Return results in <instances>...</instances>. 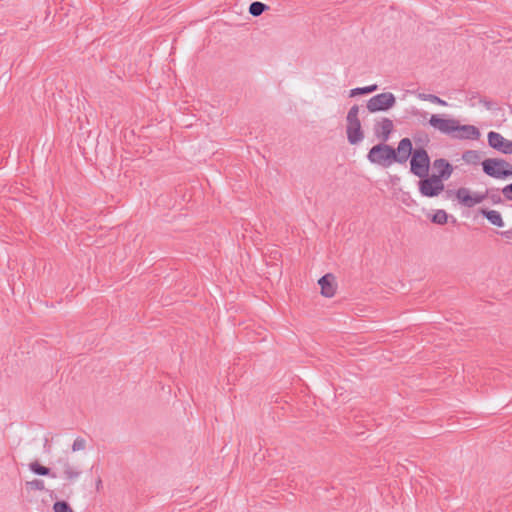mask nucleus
<instances>
[{"mask_svg":"<svg viewBox=\"0 0 512 512\" xmlns=\"http://www.w3.org/2000/svg\"><path fill=\"white\" fill-rule=\"evenodd\" d=\"M429 125L443 134L461 140H477L481 135L474 125H461L456 119H444L435 114L430 117Z\"/></svg>","mask_w":512,"mask_h":512,"instance_id":"nucleus-1","label":"nucleus"},{"mask_svg":"<svg viewBox=\"0 0 512 512\" xmlns=\"http://www.w3.org/2000/svg\"><path fill=\"white\" fill-rule=\"evenodd\" d=\"M347 140L351 145H356L364 139V133L359 119V106L353 105L346 116Z\"/></svg>","mask_w":512,"mask_h":512,"instance_id":"nucleus-2","label":"nucleus"},{"mask_svg":"<svg viewBox=\"0 0 512 512\" xmlns=\"http://www.w3.org/2000/svg\"><path fill=\"white\" fill-rule=\"evenodd\" d=\"M485 174L496 179L512 177V164L501 158H488L482 161Z\"/></svg>","mask_w":512,"mask_h":512,"instance_id":"nucleus-3","label":"nucleus"},{"mask_svg":"<svg viewBox=\"0 0 512 512\" xmlns=\"http://www.w3.org/2000/svg\"><path fill=\"white\" fill-rule=\"evenodd\" d=\"M367 158L373 164L389 167L394 162L395 149L385 143H380L370 149Z\"/></svg>","mask_w":512,"mask_h":512,"instance_id":"nucleus-4","label":"nucleus"},{"mask_svg":"<svg viewBox=\"0 0 512 512\" xmlns=\"http://www.w3.org/2000/svg\"><path fill=\"white\" fill-rule=\"evenodd\" d=\"M430 157L423 147L415 148L410 159V171L419 178L428 176Z\"/></svg>","mask_w":512,"mask_h":512,"instance_id":"nucleus-5","label":"nucleus"},{"mask_svg":"<svg viewBox=\"0 0 512 512\" xmlns=\"http://www.w3.org/2000/svg\"><path fill=\"white\" fill-rule=\"evenodd\" d=\"M58 476L62 477L65 481L73 483L77 481L81 474L82 469L79 465L70 461L68 457H60L56 461Z\"/></svg>","mask_w":512,"mask_h":512,"instance_id":"nucleus-6","label":"nucleus"},{"mask_svg":"<svg viewBox=\"0 0 512 512\" xmlns=\"http://www.w3.org/2000/svg\"><path fill=\"white\" fill-rule=\"evenodd\" d=\"M419 192L424 197H436L444 190L443 180L436 175L420 178Z\"/></svg>","mask_w":512,"mask_h":512,"instance_id":"nucleus-7","label":"nucleus"},{"mask_svg":"<svg viewBox=\"0 0 512 512\" xmlns=\"http://www.w3.org/2000/svg\"><path fill=\"white\" fill-rule=\"evenodd\" d=\"M396 103L395 96L390 92H384L371 97L367 101V109L374 113L378 111H387Z\"/></svg>","mask_w":512,"mask_h":512,"instance_id":"nucleus-8","label":"nucleus"},{"mask_svg":"<svg viewBox=\"0 0 512 512\" xmlns=\"http://www.w3.org/2000/svg\"><path fill=\"white\" fill-rule=\"evenodd\" d=\"M487 197L486 193H471L468 188L461 187L456 191V198L465 207L471 208L482 203Z\"/></svg>","mask_w":512,"mask_h":512,"instance_id":"nucleus-9","label":"nucleus"},{"mask_svg":"<svg viewBox=\"0 0 512 512\" xmlns=\"http://www.w3.org/2000/svg\"><path fill=\"white\" fill-rule=\"evenodd\" d=\"M488 144L490 147L503 154H512V140L505 139L500 133L494 131L489 132Z\"/></svg>","mask_w":512,"mask_h":512,"instance_id":"nucleus-10","label":"nucleus"},{"mask_svg":"<svg viewBox=\"0 0 512 512\" xmlns=\"http://www.w3.org/2000/svg\"><path fill=\"white\" fill-rule=\"evenodd\" d=\"M393 129L394 124L392 120L386 117L381 118L373 126L374 135L382 140V143H385L389 139Z\"/></svg>","mask_w":512,"mask_h":512,"instance_id":"nucleus-11","label":"nucleus"},{"mask_svg":"<svg viewBox=\"0 0 512 512\" xmlns=\"http://www.w3.org/2000/svg\"><path fill=\"white\" fill-rule=\"evenodd\" d=\"M414 149L412 147V142L409 138H403L398 143L397 149L395 150V158H393L394 162L399 164H404L407 162L409 157H412Z\"/></svg>","mask_w":512,"mask_h":512,"instance_id":"nucleus-12","label":"nucleus"},{"mask_svg":"<svg viewBox=\"0 0 512 512\" xmlns=\"http://www.w3.org/2000/svg\"><path fill=\"white\" fill-rule=\"evenodd\" d=\"M318 284L321 287V294L324 297L330 298L335 295L336 292V284H335V277L332 274H326L322 276Z\"/></svg>","mask_w":512,"mask_h":512,"instance_id":"nucleus-13","label":"nucleus"},{"mask_svg":"<svg viewBox=\"0 0 512 512\" xmlns=\"http://www.w3.org/2000/svg\"><path fill=\"white\" fill-rule=\"evenodd\" d=\"M433 167L437 170L436 177H439L441 180H447L453 173L452 165L443 158H439L434 160Z\"/></svg>","mask_w":512,"mask_h":512,"instance_id":"nucleus-14","label":"nucleus"},{"mask_svg":"<svg viewBox=\"0 0 512 512\" xmlns=\"http://www.w3.org/2000/svg\"><path fill=\"white\" fill-rule=\"evenodd\" d=\"M29 469L40 476H50L51 478H57L58 474L56 472L51 471L50 468L40 465L37 461L31 462L29 464Z\"/></svg>","mask_w":512,"mask_h":512,"instance_id":"nucleus-15","label":"nucleus"},{"mask_svg":"<svg viewBox=\"0 0 512 512\" xmlns=\"http://www.w3.org/2000/svg\"><path fill=\"white\" fill-rule=\"evenodd\" d=\"M482 214L491 224L497 227L504 226V221L500 212L496 210H482Z\"/></svg>","mask_w":512,"mask_h":512,"instance_id":"nucleus-16","label":"nucleus"},{"mask_svg":"<svg viewBox=\"0 0 512 512\" xmlns=\"http://www.w3.org/2000/svg\"><path fill=\"white\" fill-rule=\"evenodd\" d=\"M462 159L467 164L476 165L481 160V154L477 150H467L462 154Z\"/></svg>","mask_w":512,"mask_h":512,"instance_id":"nucleus-17","label":"nucleus"},{"mask_svg":"<svg viewBox=\"0 0 512 512\" xmlns=\"http://www.w3.org/2000/svg\"><path fill=\"white\" fill-rule=\"evenodd\" d=\"M268 9H269V7L266 4L259 2V1H255L250 4L249 13L252 16L257 17V16H260L264 11H266Z\"/></svg>","mask_w":512,"mask_h":512,"instance_id":"nucleus-18","label":"nucleus"},{"mask_svg":"<svg viewBox=\"0 0 512 512\" xmlns=\"http://www.w3.org/2000/svg\"><path fill=\"white\" fill-rule=\"evenodd\" d=\"M417 97L423 101H429L434 104L441 106H447V102L434 94L419 93Z\"/></svg>","mask_w":512,"mask_h":512,"instance_id":"nucleus-19","label":"nucleus"},{"mask_svg":"<svg viewBox=\"0 0 512 512\" xmlns=\"http://www.w3.org/2000/svg\"><path fill=\"white\" fill-rule=\"evenodd\" d=\"M375 90H377L376 84L366 86V87H358V88L351 89L349 96L355 97V96L361 95V94H369V93L374 92Z\"/></svg>","mask_w":512,"mask_h":512,"instance_id":"nucleus-20","label":"nucleus"},{"mask_svg":"<svg viewBox=\"0 0 512 512\" xmlns=\"http://www.w3.org/2000/svg\"><path fill=\"white\" fill-rule=\"evenodd\" d=\"M54 512H74L71 506L66 501H56L53 504Z\"/></svg>","mask_w":512,"mask_h":512,"instance_id":"nucleus-21","label":"nucleus"},{"mask_svg":"<svg viewBox=\"0 0 512 512\" xmlns=\"http://www.w3.org/2000/svg\"><path fill=\"white\" fill-rule=\"evenodd\" d=\"M448 215L444 210H437L435 214L433 215L432 221L434 223L443 225L447 222Z\"/></svg>","mask_w":512,"mask_h":512,"instance_id":"nucleus-22","label":"nucleus"},{"mask_svg":"<svg viewBox=\"0 0 512 512\" xmlns=\"http://www.w3.org/2000/svg\"><path fill=\"white\" fill-rule=\"evenodd\" d=\"M27 487H29L31 490H37L42 491L45 489V484L43 480L40 479H34L32 481H28L26 483Z\"/></svg>","mask_w":512,"mask_h":512,"instance_id":"nucleus-23","label":"nucleus"},{"mask_svg":"<svg viewBox=\"0 0 512 512\" xmlns=\"http://www.w3.org/2000/svg\"><path fill=\"white\" fill-rule=\"evenodd\" d=\"M86 440L84 438L78 437L74 440L72 444V451L77 452L84 450L86 448Z\"/></svg>","mask_w":512,"mask_h":512,"instance_id":"nucleus-24","label":"nucleus"},{"mask_svg":"<svg viewBox=\"0 0 512 512\" xmlns=\"http://www.w3.org/2000/svg\"><path fill=\"white\" fill-rule=\"evenodd\" d=\"M502 194L506 200L512 201V183L506 185L502 189Z\"/></svg>","mask_w":512,"mask_h":512,"instance_id":"nucleus-25","label":"nucleus"},{"mask_svg":"<svg viewBox=\"0 0 512 512\" xmlns=\"http://www.w3.org/2000/svg\"><path fill=\"white\" fill-rule=\"evenodd\" d=\"M479 103H481L487 110H492L494 108V103L487 98H480Z\"/></svg>","mask_w":512,"mask_h":512,"instance_id":"nucleus-26","label":"nucleus"},{"mask_svg":"<svg viewBox=\"0 0 512 512\" xmlns=\"http://www.w3.org/2000/svg\"><path fill=\"white\" fill-rule=\"evenodd\" d=\"M501 235L506 239L512 240V229L501 232Z\"/></svg>","mask_w":512,"mask_h":512,"instance_id":"nucleus-27","label":"nucleus"},{"mask_svg":"<svg viewBox=\"0 0 512 512\" xmlns=\"http://www.w3.org/2000/svg\"><path fill=\"white\" fill-rule=\"evenodd\" d=\"M102 487H103L102 480H101V478H98L96 481V490L100 491L102 489Z\"/></svg>","mask_w":512,"mask_h":512,"instance_id":"nucleus-28","label":"nucleus"}]
</instances>
